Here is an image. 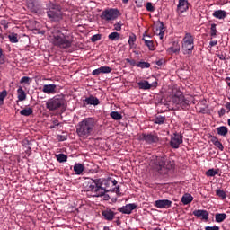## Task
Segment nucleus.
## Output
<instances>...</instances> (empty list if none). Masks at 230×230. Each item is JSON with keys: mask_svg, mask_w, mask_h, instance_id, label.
I'll return each instance as SVG.
<instances>
[{"mask_svg": "<svg viewBox=\"0 0 230 230\" xmlns=\"http://www.w3.org/2000/svg\"><path fill=\"white\" fill-rule=\"evenodd\" d=\"M195 49V37L190 32H186L181 42V51L183 55H191Z\"/></svg>", "mask_w": 230, "mask_h": 230, "instance_id": "0eeeda50", "label": "nucleus"}, {"mask_svg": "<svg viewBox=\"0 0 230 230\" xmlns=\"http://www.w3.org/2000/svg\"><path fill=\"white\" fill-rule=\"evenodd\" d=\"M207 177H215V175H218V171L215 169H208L206 172Z\"/></svg>", "mask_w": 230, "mask_h": 230, "instance_id": "ea45409f", "label": "nucleus"}, {"mask_svg": "<svg viewBox=\"0 0 230 230\" xmlns=\"http://www.w3.org/2000/svg\"><path fill=\"white\" fill-rule=\"evenodd\" d=\"M217 114L219 116V118H222V116H225L226 114V109L225 108H221L218 111Z\"/></svg>", "mask_w": 230, "mask_h": 230, "instance_id": "3c124183", "label": "nucleus"}, {"mask_svg": "<svg viewBox=\"0 0 230 230\" xmlns=\"http://www.w3.org/2000/svg\"><path fill=\"white\" fill-rule=\"evenodd\" d=\"M171 102L173 105L181 107V109H187V107H190V100L186 99V97H184V93L177 88L172 89Z\"/></svg>", "mask_w": 230, "mask_h": 230, "instance_id": "39448f33", "label": "nucleus"}, {"mask_svg": "<svg viewBox=\"0 0 230 230\" xmlns=\"http://www.w3.org/2000/svg\"><path fill=\"white\" fill-rule=\"evenodd\" d=\"M175 169V161L173 159L164 157H158L156 159V167L157 172H170V170Z\"/></svg>", "mask_w": 230, "mask_h": 230, "instance_id": "6e6552de", "label": "nucleus"}, {"mask_svg": "<svg viewBox=\"0 0 230 230\" xmlns=\"http://www.w3.org/2000/svg\"><path fill=\"white\" fill-rule=\"evenodd\" d=\"M58 139H59V141H66V139H67V137H64V136H58Z\"/></svg>", "mask_w": 230, "mask_h": 230, "instance_id": "680f3d73", "label": "nucleus"}, {"mask_svg": "<svg viewBox=\"0 0 230 230\" xmlns=\"http://www.w3.org/2000/svg\"><path fill=\"white\" fill-rule=\"evenodd\" d=\"M30 77L28 76H23L20 80V84H30Z\"/></svg>", "mask_w": 230, "mask_h": 230, "instance_id": "49530a36", "label": "nucleus"}, {"mask_svg": "<svg viewBox=\"0 0 230 230\" xmlns=\"http://www.w3.org/2000/svg\"><path fill=\"white\" fill-rule=\"evenodd\" d=\"M60 126V122L58 119H54L52 121V126H50V128H57V127Z\"/></svg>", "mask_w": 230, "mask_h": 230, "instance_id": "de8ad7c7", "label": "nucleus"}, {"mask_svg": "<svg viewBox=\"0 0 230 230\" xmlns=\"http://www.w3.org/2000/svg\"><path fill=\"white\" fill-rule=\"evenodd\" d=\"M94 127H96V119L93 117L85 118L76 125V134L85 139L93 134Z\"/></svg>", "mask_w": 230, "mask_h": 230, "instance_id": "f03ea898", "label": "nucleus"}, {"mask_svg": "<svg viewBox=\"0 0 230 230\" xmlns=\"http://www.w3.org/2000/svg\"><path fill=\"white\" fill-rule=\"evenodd\" d=\"M213 17L216 19H226L227 17V13L224 10H217L214 11Z\"/></svg>", "mask_w": 230, "mask_h": 230, "instance_id": "b1692460", "label": "nucleus"}, {"mask_svg": "<svg viewBox=\"0 0 230 230\" xmlns=\"http://www.w3.org/2000/svg\"><path fill=\"white\" fill-rule=\"evenodd\" d=\"M146 37L150 38V36L144 34L143 40L145 42V45L147 46L150 51H154V49H155V47L154 46V41L150 40H146Z\"/></svg>", "mask_w": 230, "mask_h": 230, "instance_id": "393cba45", "label": "nucleus"}, {"mask_svg": "<svg viewBox=\"0 0 230 230\" xmlns=\"http://www.w3.org/2000/svg\"><path fill=\"white\" fill-rule=\"evenodd\" d=\"M188 10H190V3H188V0H179L177 13H184V12H188Z\"/></svg>", "mask_w": 230, "mask_h": 230, "instance_id": "2eb2a0df", "label": "nucleus"}, {"mask_svg": "<svg viewBox=\"0 0 230 230\" xmlns=\"http://www.w3.org/2000/svg\"><path fill=\"white\" fill-rule=\"evenodd\" d=\"M42 93H45V94H57V84L43 85Z\"/></svg>", "mask_w": 230, "mask_h": 230, "instance_id": "f3484780", "label": "nucleus"}, {"mask_svg": "<svg viewBox=\"0 0 230 230\" xmlns=\"http://www.w3.org/2000/svg\"><path fill=\"white\" fill-rule=\"evenodd\" d=\"M114 30L116 31H121V22L114 24Z\"/></svg>", "mask_w": 230, "mask_h": 230, "instance_id": "09e8293b", "label": "nucleus"}, {"mask_svg": "<svg viewBox=\"0 0 230 230\" xmlns=\"http://www.w3.org/2000/svg\"><path fill=\"white\" fill-rule=\"evenodd\" d=\"M169 53H179L181 51V45L179 42H172V46L168 49Z\"/></svg>", "mask_w": 230, "mask_h": 230, "instance_id": "bb28decb", "label": "nucleus"}, {"mask_svg": "<svg viewBox=\"0 0 230 230\" xmlns=\"http://www.w3.org/2000/svg\"><path fill=\"white\" fill-rule=\"evenodd\" d=\"M152 87H157V81H155L151 84Z\"/></svg>", "mask_w": 230, "mask_h": 230, "instance_id": "338daca9", "label": "nucleus"}, {"mask_svg": "<svg viewBox=\"0 0 230 230\" xmlns=\"http://www.w3.org/2000/svg\"><path fill=\"white\" fill-rule=\"evenodd\" d=\"M146 8L147 12H155V8L154 7V5H152L151 2L146 3Z\"/></svg>", "mask_w": 230, "mask_h": 230, "instance_id": "c03bdc74", "label": "nucleus"}, {"mask_svg": "<svg viewBox=\"0 0 230 230\" xmlns=\"http://www.w3.org/2000/svg\"><path fill=\"white\" fill-rule=\"evenodd\" d=\"M110 116L112 119H115V121H119V119H122L123 118V116L118 111H111Z\"/></svg>", "mask_w": 230, "mask_h": 230, "instance_id": "f704fd0d", "label": "nucleus"}, {"mask_svg": "<svg viewBox=\"0 0 230 230\" xmlns=\"http://www.w3.org/2000/svg\"><path fill=\"white\" fill-rule=\"evenodd\" d=\"M216 195L217 197H219L220 199H222V200L227 199V194L222 189H217L216 190Z\"/></svg>", "mask_w": 230, "mask_h": 230, "instance_id": "72a5a7b5", "label": "nucleus"}, {"mask_svg": "<svg viewBox=\"0 0 230 230\" xmlns=\"http://www.w3.org/2000/svg\"><path fill=\"white\" fill-rule=\"evenodd\" d=\"M137 85L139 89H142L143 91H148V89H152V84L146 80L138 82Z\"/></svg>", "mask_w": 230, "mask_h": 230, "instance_id": "4be33fe9", "label": "nucleus"}, {"mask_svg": "<svg viewBox=\"0 0 230 230\" xmlns=\"http://www.w3.org/2000/svg\"><path fill=\"white\" fill-rule=\"evenodd\" d=\"M119 11L118 9H106L101 14V19L103 21H114L118 19Z\"/></svg>", "mask_w": 230, "mask_h": 230, "instance_id": "9d476101", "label": "nucleus"}, {"mask_svg": "<svg viewBox=\"0 0 230 230\" xmlns=\"http://www.w3.org/2000/svg\"><path fill=\"white\" fill-rule=\"evenodd\" d=\"M126 62L128 63V64H130V66H137V63H136V60H134V59H130V58H126Z\"/></svg>", "mask_w": 230, "mask_h": 230, "instance_id": "8fccbe9b", "label": "nucleus"}, {"mask_svg": "<svg viewBox=\"0 0 230 230\" xmlns=\"http://www.w3.org/2000/svg\"><path fill=\"white\" fill-rule=\"evenodd\" d=\"M166 121V117L158 115L155 118L154 123L156 125H163Z\"/></svg>", "mask_w": 230, "mask_h": 230, "instance_id": "2f4dec72", "label": "nucleus"}, {"mask_svg": "<svg viewBox=\"0 0 230 230\" xmlns=\"http://www.w3.org/2000/svg\"><path fill=\"white\" fill-rule=\"evenodd\" d=\"M139 139L140 141H145L148 145H153V143H157L159 141V137L155 133H143L139 136Z\"/></svg>", "mask_w": 230, "mask_h": 230, "instance_id": "9b49d317", "label": "nucleus"}, {"mask_svg": "<svg viewBox=\"0 0 230 230\" xmlns=\"http://www.w3.org/2000/svg\"><path fill=\"white\" fill-rule=\"evenodd\" d=\"M102 75H107L112 72V68L111 66H102Z\"/></svg>", "mask_w": 230, "mask_h": 230, "instance_id": "37998d69", "label": "nucleus"}, {"mask_svg": "<svg viewBox=\"0 0 230 230\" xmlns=\"http://www.w3.org/2000/svg\"><path fill=\"white\" fill-rule=\"evenodd\" d=\"M102 215L104 220H108V222H112V220H114V217H116V213L111 209L103 210Z\"/></svg>", "mask_w": 230, "mask_h": 230, "instance_id": "a211bd4d", "label": "nucleus"}, {"mask_svg": "<svg viewBox=\"0 0 230 230\" xmlns=\"http://www.w3.org/2000/svg\"><path fill=\"white\" fill-rule=\"evenodd\" d=\"M210 141L211 143H213L216 148H218V150H220L221 152H224V145H222V142L218 141V137L212 136L210 137Z\"/></svg>", "mask_w": 230, "mask_h": 230, "instance_id": "aec40b11", "label": "nucleus"}, {"mask_svg": "<svg viewBox=\"0 0 230 230\" xmlns=\"http://www.w3.org/2000/svg\"><path fill=\"white\" fill-rule=\"evenodd\" d=\"M134 42H136V36H129L128 44L130 48H134Z\"/></svg>", "mask_w": 230, "mask_h": 230, "instance_id": "a18cd8bd", "label": "nucleus"}, {"mask_svg": "<svg viewBox=\"0 0 230 230\" xmlns=\"http://www.w3.org/2000/svg\"><path fill=\"white\" fill-rule=\"evenodd\" d=\"M181 202L184 206H188V204H191L193 202V196L190 193H186L181 197Z\"/></svg>", "mask_w": 230, "mask_h": 230, "instance_id": "412c9836", "label": "nucleus"}, {"mask_svg": "<svg viewBox=\"0 0 230 230\" xmlns=\"http://www.w3.org/2000/svg\"><path fill=\"white\" fill-rule=\"evenodd\" d=\"M225 107L230 111V102H226Z\"/></svg>", "mask_w": 230, "mask_h": 230, "instance_id": "69168bd1", "label": "nucleus"}, {"mask_svg": "<svg viewBox=\"0 0 230 230\" xmlns=\"http://www.w3.org/2000/svg\"><path fill=\"white\" fill-rule=\"evenodd\" d=\"M172 202L170 199H158L155 201V207L157 209H168L172 206Z\"/></svg>", "mask_w": 230, "mask_h": 230, "instance_id": "ddd939ff", "label": "nucleus"}, {"mask_svg": "<svg viewBox=\"0 0 230 230\" xmlns=\"http://www.w3.org/2000/svg\"><path fill=\"white\" fill-rule=\"evenodd\" d=\"M86 105H100V100L97 97H94V95H90L84 100Z\"/></svg>", "mask_w": 230, "mask_h": 230, "instance_id": "6ab92c4d", "label": "nucleus"}, {"mask_svg": "<svg viewBox=\"0 0 230 230\" xmlns=\"http://www.w3.org/2000/svg\"><path fill=\"white\" fill-rule=\"evenodd\" d=\"M226 218H227V215H226V213H217L215 215V220L218 224L224 222V220H226Z\"/></svg>", "mask_w": 230, "mask_h": 230, "instance_id": "cd10ccee", "label": "nucleus"}, {"mask_svg": "<svg viewBox=\"0 0 230 230\" xmlns=\"http://www.w3.org/2000/svg\"><path fill=\"white\" fill-rule=\"evenodd\" d=\"M75 38L66 29L58 31L52 37V44L61 49H67L73 46Z\"/></svg>", "mask_w": 230, "mask_h": 230, "instance_id": "f257e3e1", "label": "nucleus"}, {"mask_svg": "<svg viewBox=\"0 0 230 230\" xmlns=\"http://www.w3.org/2000/svg\"><path fill=\"white\" fill-rule=\"evenodd\" d=\"M217 132L218 136H223V137H226V136H227L229 133V129L226 126H220L217 128Z\"/></svg>", "mask_w": 230, "mask_h": 230, "instance_id": "a878e982", "label": "nucleus"}, {"mask_svg": "<svg viewBox=\"0 0 230 230\" xmlns=\"http://www.w3.org/2000/svg\"><path fill=\"white\" fill-rule=\"evenodd\" d=\"M27 8L32 12V13H42V2L40 0H26Z\"/></svg>", "mask_w": 230, "mask_h": 230, "instance_id": "1a4fd4ad", "label": "nucleus"}, {"mask_svg": "<svg viewBox=\"0 0 230 230\" xmlns=\"http://www.w3.org/2000/svg\"><path fill=\"white\" fill-rule=\"evenodd\" d=\"M92 75H93V76H96V75H102V74H101L100 70L97 68V69H94V70L92 72Z\"/></svg>", "mask_w": 230, "mask_h": 230, "instance_id": "5fc2aeb1", "label": "nucleus"}, {"mask_svg": "<svg viewBox=\"0 0 230 230\" xmlns=\"http://www.w3.org/2000/svg\"><path fill=\"white\" fill-rule=\"evenodd\" d=\"M210 36L217 37V24H215V23L211 24Z\"/></svg>", "mask_w": 230, "mask_h": 230, "instance_id": "a19ab883", "label": "nucleus"}, {"mask_svg": "<svg viewBox=\"0 0 230 230\" xmlns=\"http://www.w3.org/2000/svg\"><path fill=\"white\" fill-rule=\"evenodd\" d=\"M17 94L19 102H24V100H26V92L22 90V87H19L17 90Z\"/></svg>", "mask_w": 230, "mask_h": 230, "instance_id": "c85d7f7f", "label": "nucleus"}, {"mask_svg": "<svg viewBox=\"0 0 230 230\" xmlns=\"http://www.w3.org/2000/svg\"><path fill=\"white\" fill-rule=\"evenodd\" d=\"M110 184H113V186H116V184H118V181L111 178Z\"/></svg>", "mask_w": 230, "mask_h": 230, "instance_id": "052dcab7", "label": "nucleus"}, {"mask_svg": "<svg viewBox=\"0 0 230 230\" xmlns=\"http://www.w3.org/2000/svg\"><path fill=\"white\" fill-rule=\"evenodd\" d=\"M102 186H103L102 179L93 180L92 183L88 186V193H92V197H103V200H110L111 196L105 194L109 190Z\"/></svg>", "mask_w": 230, "mask_h": 230, "instance_id": "7ed1b4c3", "label": "nucleus"}, {"mask_svg": "<svg viewBox=\"0 0 230 230\" xmlns=\"http://www.w3.org/2000/svg\"><path fill=\"white\" fill-rule=\"evenodd\" d=\"M0 60L2 62H4V56L3 55V49L0 48Z\"/></svg>", "mask_w": 230, "mask_h": 230, "instance_id": "13d9d810", "label": "nucleus"}, {"mask_svg": "<svg viewBox=\"0 0 230 230\" xmlns=\"http://www.w3.org/2000/svg\"><path fill=\"white\" fill-rule=\"evenodd\" d=\"M56 159L58 161V163H66L67 161V155L62 153L58 154L56 155Z\"/></svg>", "mask_w": 230, "mask_h": 230, "instance_id": "c9c22d12", "label": "nucleus"}, {"mask_svg": "<svg viewBox=\"0 0 230 230\" xmlns=\"http://www.w3.org/2000/svg\"><path fill=\"white\" fill-rule=\"evenodd\" d=\"M217 58H219V60H226V55L224 54H218Z\"/></svg>", "mask_w": 230, "mask_h": 230, "instance_id": "bf43d9fd", "label": "nucleus"}, {"mask_svg": "<svg viewBox=\"0 0 230 230\" xmlns=\"http://www.w3.org/2000/svg\"><path fill=\"white\" fill-rule=\"evenodd\" d=\"M217 44H218V40H212L209 42V46L211 48H213V46H217Z\"/></svg>", "mask_w": 230, "mask_h": 230, "instance_id": "4d7b16f0", "label": "nucleus"}, {"mask_svg": "<svg viewBox=\"0 0 230 230\" xmlns=\"http://www.w3.org/2000/svg\"><path fill=\"white\" fill-rule=\"evenodd\" d=\"M136 208H137V205H136L135 203H129L119 208L118 210L119 211V213H123V215H130L132 211L136 209Z\"/></svg>", "mask_w": 230, "mask_h": 230, "instance_id": "4468645a", "label": "nucleus"}, {"mask_svg": "<svg viewBox=\"0 0 230 230\" xmlns=\"http://www.w3.org/2000/svg\"><path fill=\"white\" fill-rule=\"evenodd\" d=\"M18 37V34L13 32L8 35V39L12 44H17V42H19Z\"/></svg>", "mask_w": 230, "mask_h": 230, "instance_id": "473e14b6", "label": "nucleus"}, {"mask_svg": "<svg viewBox=\"0 0 230 230\" xmlns=\"http://www.w3.org/2000/svg\"><path fill=\"white\" fill-rule=\"evenodd\" d=\"M225 82H226L228 87H230V77H226Z\"/></svg>", "mask_w": 230, "mask_h": 230, "instance_id": "e2e57ef3", "label": "nucleus"}, {"mask_svg": "<svg viewBox=\"0 0 230 230\" xmlns=\"http://www.w3.org/2000/svg\"><path fill=\"white\" fill-rule=\"evenodd\" d=\"M84 170H85V165L84 164H75L74 165V172L75 175H82L84 173Z\"/></svg>", "mask_w": 230, "mask_h": 230, "instance_id": "5701e85b", "label": "nucleus"}, {"mask_svg": "<svg viewBox=\"0 0 230 230\" xmlns=\"http://www.w3.org/2000/svg\"><path fill=\"white\" fill-rule=\"evenodd\" d=\"M102 184H104V186L109 187V185L111 184V178H108L106 180H102Z\"/></svg>", "mask_w": 230, "mask_h": 230, "instance_id": "603ef678", "label": "nucleus"}, {"mask_svg": "<svg viewBox=\"0 0 230 230\" xmlns=\"http://www.w3.org/2000/svg\"><path fill=\"white\" fill-rule=\"evenodd\" d=\"M21 116H31L33 114V109L32 108H25L20 111Z\"/></svg>", "mask_w": 230, "mask_h": 230, "instance_id": "c756f323", "label": "nucleus"}, {"mask_svg": "<svg viewBox=\"0 0 230 230\" xmlns=\"http://www.w3.org/2000/svg\"><path fill=\"white\" fill-rule=\"evenodd\" d=\"M8 96V92L6 90H3L0 92V105H4V98Z\"/></svg>", "mask_w": 230, "mask_h": 230, "instance_id": "e433bc0d", "label": "nucleus"}, {"mask_svg": "<svg viewBox=\"0 0 230 230\" xmlns=\"http://www.w3.org/2000/svg\"><path fill=\"white\" fill-rule=\"evenodd\" d=\"M137 67H140L141 69H148V67H150V63L140 61L137 63Z\"/></svg>", "mask_w": 230, "mask_h": 230, "instance_id": "4c0bfd02", "label": "nucleus"}, {"mask_svg": "<svg viewBox=\"0 0 230 230\" xmlns=\"http://www.w3.org/2000/svg\"><path fill=\"white\" fill-rule=\"evenodd\" d=\"M115 191H116L117 195H119V185L115 187Z\"/></svg>", "mask_w": 230, "mask_h": 230, "instance_id": "0e129e2a", "label": "nucleus"}, {"mask_svg": "<svg viewBox=\"0 0 230 230\" xmlns=\"http://www.w3.org/2000/svg\"><path fill=\"white\" fill-rule=\"evenodd\" d=\"M47 17L54 22H60L63 19L62 6L53 2H49L46 4Z\"/></svg>", "mask_w": 230, "mask_h": 230, "instance_id": "20e7f679", "label": "nucleus"}, {"mask_svg": "<svg viewBox=\"0 0 230 230\" xmlns=\"http://www.w3.org/2000/svg\"><path fill=\"white\" fill-rule=\"evenodd\" d=\"M98 70H99V73H101V74H102L103 75V69H102V67L101 66V67H99V68H97Z\"/></svg>", "mask_w": 230, "mask_h": 230, "instance_id": "774afa93", "label": "nucleus"}, {"mask_svg": "<svg viewBox=\"0 0 230 230\" xmlns=\"http://www.w3.org/2000/svg\"><path fill=\"white\" fill-rule=\"evenodd\" d=\"M182 135L179 133H174L172 137H171L170 145L172 148L177 149L181 145H182Z\"/></svg>", "mask_w": 230, "mask_h": 230, "instance_id": "f8f14e48", "label": "nucleus"}, {"mask_svg": "<svg viewBox=\"0 0 230 230\" xmlns=\"http://www.w3.org/2000/svg\"><path fill=\"white\" fill-rule=\"evenodd\" d=\"M120 37L119 32H111L108 35V39L112 41L119 40Z\"/></svg>", "mask_w": 230, "mask_h": 230, "instance_id": "7c9ffc66", "label": "nucleus"}, {"mask_svg": "<svg viewBox=\"0 0 230 230\" xmlns=\"http://www.w3.org/2000/svg\"><path fill=\"white\" fill-rule=\"evenodd\" d=\"M156 30H159V37L160 39H163V37H164V24L162 22L160 23V25L158 26V28H156Z\"/></svg>", "mask_w": 230, "mask_h": 230, "instance_id": "58836bf2", "label": "nucleus"}, {"mask_svg": "<svg viewBox=\"0 0 230 230\" xmlns=\"http://www.w3.org/2000/svg\"><path fill=\"white\" fill-rule=\"evenodd\" d=\"M192 215H194V217H197L198 218L201 217V220H205V222H208V220H209V213L208 212V210H194L192 212Z\"/></svg>", "mask_w": 230, "mask_h": 230, "instance_id": "dca6fc26", "label": "nucleus"}, {"mask_svg": "<svg viewBox=\"0 0 230 230\" xmlns=\"http://www.w3.org/2000/svg\"><path fill=\"white\" fill-rule=\"evenodd\" d=\"M205 230H220V227L219 226H206L205 227Z\"/></svg>", "mask_w": 230, "mask_h": 230, "instance_id": "864d4df0", "label": "nucleus"}, {"mask_svg": "<svg viewBox=\"0 0 230 230\" xmlns=\"http://www.w3.org/2000/svg\"><path fill=\"white\" fill-rule=\"evenodd\" d=\"M102 40L101 34H95L91 38L92 42H98V40Z\"/></svg>", "mask_w": 230, "mask_h": 230, "instance_id": "79ce46f5", "label": "nucleus"}, {"mask_svg": "<svg viewBox=\"0 0 230 230\" xmlns=\"http://www.w3.org/2000/svg\"><path fill=\"white\" fill-rule=\"evenodd\" d=\"M156 66H163V64H164V59H159L158 61L155 62Z\"/></svg>", "mask_w": 230, "mask_h": 230, "instance_id": "6e6d98bb", "label": "nucleus"}, {"mask_svg": "<svg viewBox=\"0 0 230 230\" xmlns=\"http://www.w3.org/2000/svg\"><path fill=\"white\" fill-rule=\"evenodd\" d=\"M65 105L66 98L63 94H57L46 102V109L50 111H58V109H62Z\"/></svg>", "mask_w": 230, "mask_h": 230, "instance_id": "423d86ee", "label": "nucleus"}]
</instances>
